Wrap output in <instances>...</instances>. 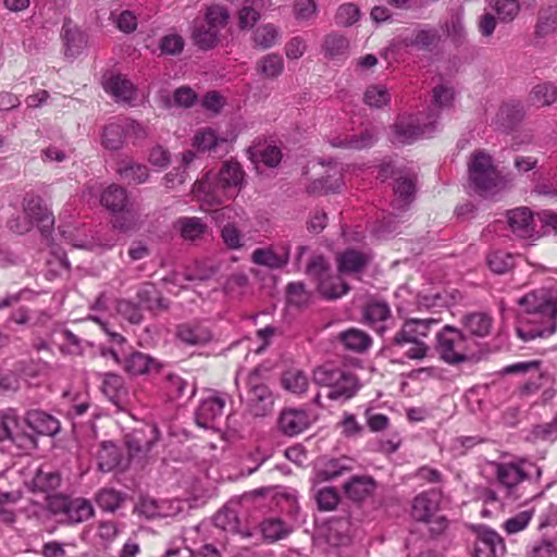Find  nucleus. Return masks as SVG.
<instances>
[{
    "mask_svg": "<svg viewBox=\"0 0 557 557\" xmlns=\"http://www.w3.org/2000/svg\"><path fill=\"white\" fill-rule=\"evenodd\" d=\"M359 17V8L354 3H346L338 8L335 15V22L338 26L347 27L355 24Z\"/></svg>",
    "mask_w": 557,
    "mask_h": 557,
    "instance_id": "56",
    "label": "nucleus"
},
{
    "mask_svg": "<svg viewBox=\"0 0 557 557\" xmlns=\"http://www.w3.org/2000/svg\"><path fill=\"white\" fill-rule=\"evenodd\" d=\"M342 185H343L342 174L338 171L333 176L327 175V176H323L319 180H315L312 183L311 188L313 190L319 189L324 193H337V191H339Z\"/></svg>",
    "mask_w": 557,
    "mask_h": 557,
    "instance_id": "59",
    "label": "nucleus"
},
{
    "mask_svg": "<svg viewBox=\"0 0 557 557\" xmlns=\"http://www.w3.org/2000/svg\"><path fill=\"white\" fill-rule=\"evenodd\" d=\"M462 323L472 336L485 337L491 333L493 319L485 312H472L463 317Z\"/></svg>",
    "mask_w": 557,
    "mask_h": 557,
    "instance_id": "31",
    "label": "nucleus"
},
{
    "mask_svg": "<svg viewBox=\"0 0 557 557\" xmlns=\"http://www.w3.org/2000/svg\"><path fill=\"white\" fill-rule=\"evenodd\" d=\"M454 89L444 85L433 88V102L438 108H449L454 101Z\"/></svg>",
    "mask_w": 557,
    "mask_h": 557,
    "instance_id": "64",
    "label": "nucleus"
},
{
    "mask_svg": "<svg viewBox=\"0 0 557 557\" xmlns=\"http://www.w3.org/2000/svg\"><path fill=\"white\" fill-rule=\"evenodd\" d=\"M541 475V469L532 462L520 461L496 465L497 481L506 488L507 497L511 500L527 502L540 495V493L525 494L520 490L522 488L521 484L524 482H536Z\"/></svg>",
    "mask_w": 557,
    "mask_h": 557,
    "instance_id": "3",
    "label": "nucleus"
},
{
    "mask_svg": "<svg viewBox=\"0 0 557 557\" xmlns=\"http://www.w3.org/2000/svg\"><path fill=\"white\" fill-rule=\"evenodd\" d=\"M24 214L29 222L36 223L41 232L49 231L54 223L52 212L44 205L39 196L27 195L23 201Z\"/></svg>",
    "mask_w": 557,
    "mask_h": 557,
    "instance_id": "13",
    "label": "nucleus"
},
{
    "mask_svg": "<svg viewBox=\"0 0 557 557\" xmlns=\"http://www.w3.org/2000/svg\"><path fill=\"white\" fill-rule=\"evenodd\" d=\"M261 531L263 537L273 543L286 537L292 532V528L283 520L272 518L262 522Z\"/></svg>",
    "mask_w": 557,
    "mask_h": 557,
    "instance_id": "40",
    "label": "nucleus"
},
{
    "mask_svg": "<svg viewBox=\"0 0 557 557\" xmlns=\"http://www.w3.org/2000/svg\"><path fill=\"white\" fill-rule=\"evenodd\" d=\"M363 319L379 334H383L391 319V308L384 301H371L363 308Z\"/></svg>",
    "mask_w": 557,
    "mask_h": 557,
    "instance_id": "27",
    "label": "nucleus"
},
{
    "mask_svg": "<svg viewBox=\"0 0 557 557\" xmlns=\"http://www.w3.org/2000/svg\"><path fill=\"white\" fill-rule=\"evenodd\" d=\"M282 382L286 389L295 394L304 393L309 384L308 377L299 370L286 371L283 375Z\"/></svg>",
    "mask_w": 557,
    "mask_h": 557,
    "instance_id": "50",
    "label": "nucleus"
},
{
    "mask_svg": "<svg viewBox=\"0 0 557 557\" xmlns=\"http://www.w3.org/2000/svg\"><path fill=\"white\" fill-rule=\"evenodd\" d=\"M517 334L523 341L552 335L556 331L557 300L545 290L530 293L519 299Z\"/></svg>",
    "mask_w": 557,
    "mask_h": 557,
    "instance_id": "1",
    "label": "nucleus"
},
{
    "mask_svg": "<svg viewBox=\"0 0 557 557\" xmlns=\"http://www.w3.org/2000/svg\"><path fill=\"white\" fill-rule=\"evenodd\" d=\"M287 301L292 306L305 307L310 301V293L301 282L289 283L286 287Z\"/></svg>",
    "mask_w": 557,
    "mask_h": 557,
    "instance_id": "51",
    "label": "nucleus"
},
{
    "mask_svg": "<svg viewBox=\"0 0 557 557\" xmlns=\"http://www.w3.org/2000/svg\"><path fill=\"white\" fill-rule=\"evenodd\" d=\"M391 100L388 90L382 85L369 86L364 92V102L374 108H382Z\"/></svg>",
    "mask_w": 557,
    "mask_h": 557,
    "instance_id": "52",
    "label": "nucleus"
},
{
    "mask_svg": "<svg viewBox=\"0 0 557 557\" xmlns=\"http://www.w3.org/2000/svg\"><path fill=\"white\" fill-rule=\"evenodd\" d=\"M507 222L511 232L519 238H533L537 234L533 212L527 207H520L507 212Z\"/></svg>",
    "mask_w": 557,
    "mask_h": 557,
    "instance_id": "15",
    "label": "nucleus"
},
{
    "mask_svg": "<svg viewBox=\"0 0 557 557\" xmlns=\"http://www.w3.org/2000/svg\"><path fill=\"white\" fill-rule=\"evenodd\" d=\"M245 185V173L242 165L234 160H226L222 163L219 172L210 182L209 174L196 183L197 189L202 193L222 191L226 197L234 198Z\"/></svg>",
    "mask_w": 557,
    "mask_h": 557,
    "instance_id": "8",
    "label": "nucleus"
},
{
    "mask_svg": "<svg viewBox=\"0 0 557 557\" xmlns=\"http://www.w3.org/2000/svg\"><path fill=\"white\" fill-rule=\"evenodd\" d=\"M237 503H228L220 509L213 517V523L216 528L233 534H239L242 537H250L251 532L248 528L242 527L238 519L236 507Z\"/></svg>",
    "mask_w": 557,
    "mask_h": 557,
    "instance_id": "16",
    "label": "nucleus"
},
{
    "mask_svg": "<svg viewBox=\"0 0 557 557\" xmlns=\"http://www.w3.org/2000/svg\"><path fill=\"white\" fill-rule=\"evenodd\" d=\"M476 550L487 553L490 557H503L506 546L502 536L494 530L480 527L476 531Z\"/></svg>",
    "mask_w": 557,
    "mask_h": 557,
    "instance_id": "24",
    "label": "nucleus"
},
{
    "mask_svg": "<svg viewBox=\"0 0 557 557\" xmlns=\"http://www.w3.org/2000/svg\"><path fill=\"white\" fill-rule=\"evenodd\" d=\"M310 424L308 413L302 409L283 410L278 418V429L287 436H295Z\"/></svg>",
    "mask_w": 557,
    "mask_h": 557,
    "instance_id": "20",
    "label": "nucleus"
},
{
    "mask_svg": "<svg viewBox=\"0 0 557 557\" xmlns=\"http://www.w3.org/2000/svg\"><path fill=\"white\" fill-rule=\"evenodd\" d=\"M98 469L102 472H110L121 462V453L119 447L111 442L101 444L97 453Z\"/></svg>",
    "mask_w": 557,
    "mask_h": 557,
    "instance_id": "36",
    "label": "nucleus"
},
{
    "mask_svg": "<svg viewBox=\"0 0 557 557\" xmlns=\"http://www.w3.org/2000/svg\"><path fill=\"white\" fill-rule=\"evenodd\" d=\"M304 272L325 299H338L350 290L349 284L343 277L332 274L331 264L323 255L310 256Z\"/></svg>",
    "mask_w": 557,
    "mask_h": 557,
    "instance_id": "5",
    "label": "nucleus"
},
{
    "mask_svg": "<svg viewBox=\"0 0 557 557\" xmlns=\"http://www.w3.org/2000/svg\"><path fill=\"white\" fill-rule=\"evenodd\" d=\"M174 227L186 242H197L208 231L207 223L198 216H181L175 221Z\"/></svg>",
    "mask_w": 557,
    "mask_h": 557,
    "instance_id": "28",
    "label": "nucleus"
},
{
    "mask_svg": "<svg viewBox=\"0 0 557 557\" xmlns=\"http://www.w3.org/2000/svg\"><path fill=\"white\" fill-rule=\"evenodd\" d=\"M176 335L187 345H202L208 343L212 337L208 329L188 323L180 325Z\"/></svg>",
    "mask_w": 557,
    "mask_h": 557,
    "instance_id": "34",
    "label": "nucleus"
},
{
    "mask_svg": "<svg viewBox=\"0 0 557 557\" xmlns=\"http://www.w3.org/2000/svg\"><path fill=\"white\" fill-rule=\"evenodd\" d=\"M219 139L211 129L198 132L194 137V146L200 151H211L218 146Z\"/></svg>",
    "mask_w": 557,
    "mask_h": 557,
    "instance_id": "61",
    "label": "nucleus"
},
{
    "mask_svg": "<svg viewBox=\"0 0 557 557\" xmlns=\"http://www.w3.org/2000/svg\"><path fill=\"white\" fill-rule=\"evenodd\" d=\"M438 320L433 318L406 319L400 329L391 338L386 349L393 354H401L409 360H422L431 351L425 339L429 337L432 326L437 325Z\"/></svg>",
    "mask_w": 557,
    "mask_h": 557,
    "instance_id": "2",
    "label": "nucleus"
},
{
    "mask_svg": "<svg viewBox=\"0 0 557 557\" xmlns=\"http://www.w3.org/2000/svg\"><path fill=\"white\" fill-rule=\"evenodd\" d=\"M24 422L35 437L36 435L53 436L60 431L59 420L41 410L27 411Z\"/></svg>",
    "mask_w": 557,
    "mask_h": 557,
    "instance_id": "18",
    "label": "nucleus"
},
{
    "mask_svg": "<svg viewBox=\"0 0 557 557\" xmlns=\"http://www.w3.org/2000/svg\"><path fill=\"white\" fill-rule=\"evenodd\" d=\"M441 493L430 490L417 495L412 500L411 515L418 521H430L438 510Z\"/></svg>",
    "mask_w": 557,
    "mask_h": 557,
    "instance_id": "17",
    "label": "nucleus"
},
{
    "mask_svg": "<svg viewBox=\"0 0 557 557\" xmlns=\"http://www.w3.org/2000/svg\"><path fill=\"white\" fill-rule=\"evenodd\" d=\"M230 13L227 9L220 4H212L207 8L205 20L207 23V26H209L212 29H216L218 33L221 32L222 28H224L228 22Z\"/></svg>",
    "mask_w": 557,
    "mask_h": 557,
    "instance_id": "45",
    "label": "nucleus"
},
{
    "mask_svg": "<svg viewBox=\"0 0 557 557\" xmlns=\"http://www.w3.org/2000/svg\"><path fill=\"white\" fill-rule=\"evenodd\" d=\"M313 382L326 387V397L332 400L346 401L352 398L361 387L358 376L344 368L324 364L313 371Z\"/></svg>",
    "mask_w": 557,
    "mask_h": 557,
    "instance_id": "4",
    "label": "nucleus"
},
{
    "mask_svg": "<svg viewBox=\"0 0 557 557\" xmlns=\"http://www.w3.org/2000/svg\"><path fill=\"white\" fill-rule=\"evenodd\" d=\"M100 203L111 213L127 212L131 207L128 191L117 184H111L102 191Z\"/></svg>",
    "mask_w": 557,
    "mask_h": 557,
    "instance_id": "21",
    "label": "nucleus"
},
{
    "mask_svg": "<svg viewBox=\"0 0 557 557\" xmlns=\"http://www.w3.org/2000/svg\"><path fill=\"white\" fill-rule=\"evenodd\" d=\"M532 512L529 510L521 511L505 521L504 528L507 533L515 534L522 531L530 522Z\"/></svg>",
    "mask_w": 557,
    "mask_h": 557,
    "instance_id": "62",
    "label": "nucleus"
},
{
    "mask_svg": "<svg viewBox=\"0 0 557 557\" xmlns=\"http://www.w3.org/2000/svg\"><path fill=\"white\" fill-rule=\"evenodd\" d=\"M124 499L125 495L113 488L101 490L96 498L98 506L102 510L110 512L115 511L121 506Z\"/></svg>",
    "mask_w": 557,
    "mask_h": 557,
    "instance_id": "48",
    "label": "nucleus"
},
{
    "mask_svg": "<svg viewBox=\"0 0 557 557\" xmlns=\"http://www.w3.org/2000/svg\"><path fill=\"white\" fill-rule=\"evenodd\" d=\"M557 29V7H549L540 12L536 35L544 37Z\"/></svg>",
    "mask_w": 557,
    "mask_h": 557,
    "instance_id": "47",
    "label": "nucleus"
},
{
    "mask_svg": "<svg viewBox=\"0 0 557 557\" xmlns=\"http://www.w3.org/2000/svg\"><path fill=\"white\" fill-rule=\"evenodd\" d=\"M375 488L376 482L369 475H354L343 485L346 497L354 503H361L372 496Z\"/></svg>",
    "mask_w": 557,
    "mask_h": 557,
    "instance_id": "19",
    "label": "nucleus"
},
{
    "mask_svg": "<svg viewBox=\"0 0 557 557\" xmlns=\"http://www.w3.org/2000/svg\"><path fill=\"white\" fill-rule=\"evenodd\" d=\"M126 138L123 119L110 122L103 127L102 145L108 150H120Z\"/></svg>",
    "mask_w": 557,
    "mask_h": 557,
    "instance_id": "32",
    "label": "nucleus"
},
{
    "mask_svg": "<svg viewBox=\"0 0 557 557\" xmlns=\"http://www.w3.org/2000/svg\"><path fill=\"white\" fill-rule=\"evenodd\" d=\"M221 238L228 249L238 250L244 247L243 234L234 223H227L222 227Z\"/></svg>",
    "mask_w": 557,
    "mask_h": 557,
    "instance_id": "54",
    "label": "nucleus"
},
{
    "mask_svg": "<svg viewBox=\"0 0 557 557\" xmlns=\"http://www.w3.org/2000/svg\"><path fill=\"white\" fill-rule=\"evenodd\" d=\"M434 131L435 119L431 120L423 126L411 122L400 121L395 124V138L401 144H411L421 137L431 136Z\"/></svg>",
    "mask_w": 557,
    "mask_h": 557,
    "instance_id": "25",
    "label": "nucleus"
},
{
    "mask_svg": "<svg viewBox=\"0 0 557 557\" xmlns=\"http://www.w3.org/2000/svg\"><path fill=\"white\" fill-rule=\"evenodd\" d=\"M102 391L110 401L115 405L120 404L121 397L125 393L122 376L114 373H107L102 382Z\"/></svg>",
    "mask_w": 557,
    "mask_h": 557,
    "instance_id": "42",
    "label": "nucleus"
},
{
    "mask_svg": "<svg viewBox=\"0 0 557 557\" xmlns=\"http://www.w3.org/2000/svg\"><path fill=\"white\" fill-rule=\"evenodd\" d=\"M468 176L470 187L482 196L493 193L503 182L492 157L484 150L472 153L468 162Z\"/></svg>",
    "mask_w": 557,
    "mask_h": 557,
    "instance_id": "7",
    "label": "nucleus"
},
{
    "mask_svg": "<svg viewBox=\"0 0 557 557\" xmlns=\"http://www.w3.org/2000/svg\"><path fill=\"white\" fill-rule=\"evenodd\" d=\"M337 276L360 275L372 261V256L355 248L338 252L335 257Z\"/></svg>",
    "mask_w": 557,
    "mask_h": 557,
    "instance_id": "12",
    "label": "nucleus"
},
{
    "mask_svg": "<svg viewBox=\"0 0 557 557\" xmlns=\"http://www.w3.org/2000/svg\"><path fill=\"white\" fill-rule=\"evenodd\" d=\"M487 264L493 272L503 274L512 268V257L506 252L496 251L488 255Z\"/></svg>",
    "mask_w": 557,
    "mask_h": 557,
    "instance_id": "58",
    "label": "nucleus"
},
{
    "mask_svg": "<svg viewBox=\"0 0 557 557\" xmlns=\"http://www.w3.org/2000/svg\"><path fill=\"white\" fill-rule=\"evenodd\" d=\"M315 502L319 510L331 511L336 508L339 503V495L335 487H323L315 493Z\"/></svg>",
    "mask_w": 557,
    "mask_h": 557,
    "instance_id": "53",
    "label": "nucleus"
},
{
    "mask_svg": "<svg viewBox=\"0 0 557 557\" xmlns=\"http://www.w3.org/2000/svg\"><path fill=\"white\" fill-rule=\"evenodd\" d=\"M256 70L264 78H276L284 70L283 58L277 53H269L258 60Z\"/></svg>",
    "mask_w": 557,
    "mask_h": 557,
    "instance_id": "37",
    "label": "nucleus"
},
{
    "mask_svg": "<svg viewBox=\"0 0 557 557\" xmlns=\"http://www.w3.org/2000/svg\"><path fill=\"white\" fill-rule=\"evenodd\" d=\"M398 40L405 48L413 47L418 50H430L440 40V35L434 28H421L400 36Z\"/></svg>",
    "mask_w": 557,
    "mask_h": 557,
    "instance_id": "29",
    "label": "nucleus"
},
{
    "mask_svg": "<svg viewBox=\"0 0 557 557\" xmlns=\"http://www.w3.org/2000/svg\"><path fill=\"white\" fill-rule=\"evenodd\" d=\"M530 97L536 107L550 106L557 100V88L550 83L539 84L532 89Z\"/></svg>",
    "mask_w": 557,
    "mask_h": 557,
    "instance_id": "44",
    "label": "nucleus"
},
{
    "mask_svg": "<svg viewBox=\"0 0 557 557\" xmlns=\"http://www.w3.org/2000/svg\"><path fill=\"white\" fill-rule=\"evenodd\" d=\"M116 173L128 184L134 185L144 184L149 178L148 168L129 159H122L117 162Z\"/></svg>",
    "mask_w": 557,
    "mask_h": 557,
    "instance_id": "30",
    "label": "nucleus"
},
{
    "mask_svg": "<svg viewBox=\"0 0 557 557\" xmlns=\"http://www.w3.org/2000/svg\"><path fill=\"white\" fill-rule=\"evenodd\" d=\"M322 49L326 58L337 59L347 53L349 49V41L343 35L331 33L325 36Z\"/></svg>",
    "mask_w": 557,
    "mask_h": 557,
    "instance_id": "39",
    "label": "nucleus"
},
{
    "mask_svg": "<svg viewBox=\"0 0 557 557\" xmlns=\"http://www.w3.org/2000/svg\"><path fill=\"white\" fill-rule=\"evenodd\" d=\"M123 368L131 375H141L157 368V363L150 356L134 351L124 359Z\"/></svg>",
    "mask_w": 557,
    "mask_h": 557,
    "instance_id": "35",
    "label": "nucleus"
},
{
    "mask_svg": "<svg viewBox=\"0 0 557 557\" xmlns=\"http://www.w3.org/2000/svg\"><path fill=\"white\" fill-rule=\"evenodd\" d=\"M103 88L116 101L132 102L136 99V88L126 77L116 74L111 75L103 82Z\"/></svg>",
    "mask_w": 557,
    "mask_h": 557,
    "instance_id": "26",
    "label": "nucleus"
},
{
    "mask_svg": "<svg viewBox=\"0 0 557 557\" xmlns=\"http://www.w3.org/2000/svg\"><path fill=\"white\" fill-rule=\"evenodd\" d=\"M159 48L164 54H178L183 51L184 39L176 34L166 35L161 39Z\"/></svg>",
    "mask_w": 557,
    "mask_h": 557,
    "instance_id": "63",
    "label": "nucleus"
},
{
    "mask_svg": "<svg viewBox=\"0 0 557 557\" xmlns=\"http://www.w3.org/2000/svg\"><path fill=\"white\" fill-rule=\"evenodd\" d=\"M159 436V430L154 424L141 429H135L127 433L124 437V443L129 458H145L151 450L152 446L158 442Z\"/></svg>",
    "mask_w": 557,
    "mask_h": 557,
    "instance_id": "11",
    "label": "nucleus"
},
{
    "mask_svg": "<svg viewBox=\"0 0 557 557\" xmlns=\"http://www.w3.org/2000/svg\"><path fill=\"white\" fill-rule=\"evenodd\" d=\"M350 470L351 466L348 459H330L319 470V475L324 480H332Z\"/></svg>",
    "mask_w": 557,
    "mask_h": 557,
    "instance_id": "49",
    "label": "nucleus"
},
{
    "mask_svg": "<svg viewBox=\"0 0 557 557\" xmlns=\"http://www.w3.org/2000/svg\"><path fill=\"white\" fill-rule=\"evenodd\" d=\"M248 408L252 416L264 417L272 411L274 396L269 387L260 381L258 370L248 376Z\"/></svg>",
    "mask_w": 557,
    "mask_h": 557,
    "instance_id": "9",
    "label": "nucleus"
},
{
    "mask_svg": "<svg viewBox=\"0 0 557 557\" xmlns=\"http://www.w3.org/2000/svg\"><path fill=\"white\" fill-rule=\"evenodd\" d=\"M116 311L133 324H139L143 321V312L139 305H136L131 300L119 299L116 301Z\"/></svg>",
    "mask_w": 557,
    "mask_h": 557,
    "instance_id": "55",
    "label": "nucleus"
},
{
    "mask_svg": "<svg viewBox=\"0 0 557 557\" xmlns=\"http://www.w3.org/2000/svg\"><path fill=\"white\" fill-rule=\"evenodd\" d=\"M220 33L209 26H197L193 32L194 44L201 50L212 49L219 41Z\"/></svg>",
    "mask_w": 557,
    "mask_h": 557,
    "instance_id": "46",
    "label": "nucleus"
},
{
    "mask_svg": "<svg viewBox=\"0 0 557 557\" xmlns=\"http://www.w3.org/2000/svg\"><path fill=\"white\" fill-rule=\"evenodd\" d=\"M280 38L277 27L272 24H264L256 28L253 32V42L261 49H269L273 47Z\"/></svg>",
    "mask_w": 557,
    "mask_h": 557,
    "instance_id": "43",
    "label": "nucleus"
},
{
    "mask_svg": "<svg viewBox=\"0 0 557 557\" xmlns=\"http://www.w3.org/2000/svg\"><path fill=\"white\" fill-rule=\"evenodd\" d=\"M475 346L476 342L473 338L451 325H445L436 334L435 350L440 358L448 364L467 361Z\"/></svg>",
    "mask_w": 557,
    "mask_h": 557,
    "instance_id": "6",
    "label": "nucleus"
},
{
    "mask_svg": "<svg viewBox=\"0 0 557 557\" xmlns=\"http://www.w3.org/2000/svg\"><path fill=\"white\" fill-rule=\"evenodd\" d=\"M94 515L90 502L76 498L70 502L65 519L73 523L83 522Z\"/></svg>",
    "mask_w": 557,
    "mask_h": 557,
    "instance_id": "41",
    "label": "nucleus"
},
{
    "mask_svg": "<svg viewBox=\"0 0 557 557\" xmlns=\"http://www.w3.org/2000/svg\"><path fill=\"white\" fill-rule=\"evenodd\" d=\"M521 119V110L511 104L503 106L496 115L497 122L505 128L513 127Z\"/></svg>",
    "mask_w": 557,
    "mask_h": 557,
    "instance_id": "57",
    "label": "nucleus"
},
{
    "mask_svg": "<svg viewBox=\"0 0 557 557\" xmlns=\"http://www.w3.org/2000/svg\"><path fill=\"white\" fill-rule=\"evenodd\" d=\"M64 54L67 58H76L87 46L85 34L71 21H65L62 26Z\"/></svg>",
    "mask_w": 557,
    "mask_h": 557,
    "instance_id": "23",
    "label": "nucleus"
},
{
    "mask_svg": "<svg viewBox=\"0 0 557 557\" xmlns=\"http://www.w3.org/2000/svg\"><path fill=\"white\" fill-rule=\"evenodd\" d=\"M5 440H10L25 451L36 449L38 446L37 437L24 430L13 412H8L0 419V442Z\"/></svg>",
    "mask_w": 557,
    "mask_h": 557,
    "instance_id": "10",
    "label": "nucleus"
},
{
    "mask_svg": "<svg viewBox=\"0 0 557 557\" xmlns=\"http://www.w3.org/2000/svg\"><path fill=\"white\" fill-rule=\"evenodd\" d=\"M339 339L347 349L357 352L364 351L371 344L370 336L358 329H349L342 332Z\"/></svg>",
    "mask_w": 557,
    "mask_h": 557,
    "instance_id": "38",
    "label": "nucleus"
},
{
    "mask_svg": "<svg viewBox=\"0 0 557 557\" xmlns=\"http://www.w3.org/2000/svg\"><path fill=\"white\" fill-rule=\"evenodd\" d=\"M290 246L288 244L281 247V251H274L271 247L257 248L251 255L255 264L263 265L269 269H281L289 261Z\"/></svg>",
    "mask_w": 557,
    "mask_h": 557,
    "instance_id": "22",
    "label": "nucleus"
},
{
    "mask_svg": "<svg viewBox=\"0 0 557 557\" xmlns=\"http://www.w3.org/2000/svg\"><path fill=\"white\" fill-rule=\"evenodd\" d=\"M394 191L396 195L395 207L405 209L414 199L416 181L409 175H400L396 178Z\"/></svg>",
    "mask_w": 557,
    "mask_h": 557,
    "instance_id": "33",
    "label": "nucleus"
},
{
    "mask_svg": "<svg viewBox=\"0 0 557 557\" xmlns=\"http://www.w3.org/2000/svg\"><path fill=\"white\" fill-rule=\"evenodd\" d=\"M495 11L500 21L510 22L519 13L520 5L517 0H496Z\"/></svg>",
    "mask_w": 557,
    "mask_h": 557,
    "instance_id": "60",
    "label": "nucleus"
},
{
    "mask_svg": "<svg viewBox=\"0 0 557 557\" xmlns=\"http://www.w3.org/2000/svg\"><path fill=\"white\" fill-rule=\"evenodd\" d=\"M224 407L225 399L218 394L202 399L195 414L197 425L203 429L214 428L216 419L223 414Z\"/></svg>",
    "mask_w": 557,
    "mask_h": 557,
    "instance_id": "14",
    "label": "nucleus"
}]
</instances>
